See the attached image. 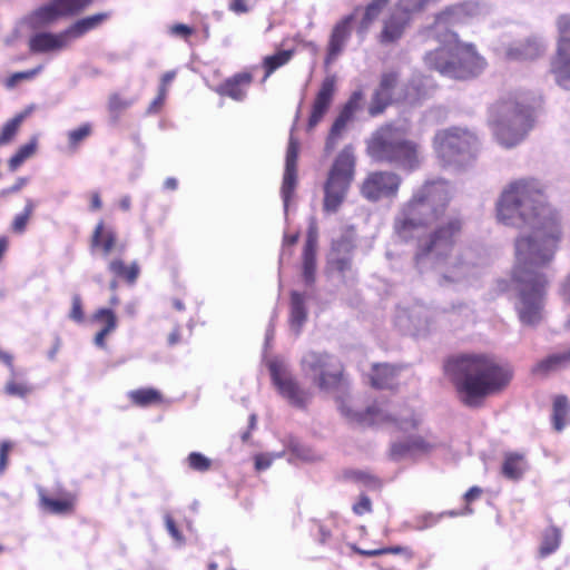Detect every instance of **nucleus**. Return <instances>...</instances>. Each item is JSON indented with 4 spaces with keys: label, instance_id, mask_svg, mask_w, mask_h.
Wrapping results in <instances>:
<instances>
[{
    "label": "nucleus",
    "instance_id": "3",
    "mask_svg": "<svg viewBox=\"0 0 570 570\" xmlns=\"http://www.w3.org/2000/svg\"><path fill=\"white\" fill-rule=\"evenodd\" d=\"M451 200V186L444 179L425 181L402 205L394 218L393 230L402 242L414 240L419 233L445 213Z\"/></svg>",
    "mask_w": 570,
    "mask_h": 570
},
{
    "label": "nucleus",
    "instance_id": "27",
    "mask_svg": "<svg viewBox=\"0 0 570 570\" xmlns=\"http://www.w3.org/2000/svg\"><path fill=\"white\" fill-rule=\"evenodd\" d=\"M315 299L314 292H304L303 294L297 291L292 292L291 298V330L298 335L306 321V304Z\"/></svg>",
    "mask_w": 570,
    "mask_h": 570
},
{
    "label": "nucleus",
    "instance_id": "41",
    "mask_svg": "<svg viewBox=\"0 0 570 570\" xmlns=\"http://www.w3.org/2000/svg\"><path fill=\"white\" fill-rule=\"evenodd\" d=\"M327 272L338 276H345L352 272V256L328 255Z\"/></svg>",
    "mask_w": 570,
    "mask_h": 570
},
{
    "label": "nucleus",
    "instance_id": "25",
    "mask_svg": "<svg viewBox=\"0 0 570 570\" xmlns=\"http://www.w3.org/2000/svg\"><path fill=\"white\" fill-rule=\"evenodd\" d=\"M253 81L254 76L250 71L244 70L236 72L219 83L215 88V92L220 97H228L235 101H243L247 97L248 89Z\"/></svg>",
    "mask_w": 570,
    "mask_h": 570
},
{
    "label": "nucleus",
    "instance_id": "19",
    "mask_svg": "<svg viewBox=\"0 0 570 570\" xmlns=\"http://www.w3.org/2000/svg\"><path fill=\"white\" fill-rule=\"evenodd\" d=\"M91 0H50L33 12L41 24H50L61 18L72 17L85 10Z\"/></svg>",
    "mask_w": 570,
    "mask_h": 570
},
{
    "label": "nucleus",
    "instance_id": "49",
    "mask_svg": "<svg viewBox=\"0 0 570 570\" xmlns=\"http://www.w3.org/2000/svg\"><path fill=\"white\" fill-rule=\"evenodd\" d=\"M42 504L55 514H63L71 510L72 500L71 499H51L47 497L41 498Z\"/></svg>",
    "mask_w": 570,
    "mask_h": 570
},
{
    "label": "nucleus",
    "instance_id": "16",
    "mask_svg": "<svg viewBox=\"0 0 570 570\" xmlns=\"http://www.w3.org/2000/svg\"><path fill=\"white\" fill-rule=\"evenodd\" d=\"M515 309L524 325H535L542 318L544 307L543 287H517Z\"/></svg>",
    "mask_w": 570,
    "mask_h": 570
},
{
    "label": "nucleus",
    "instance_id": "46",
    "mask_svg": "<svg viewBox=\"0 0 570 570\" xmlns=\"http://www.w3.org/2000/svg\"><path fill=\"white\" fill-rule=\"evenodd\" d=\"M297 185V169H284L283 183H282V197L285 206L288 205Z\"/></svg>",
    "mask_w": 570,
    "mask_h": 570
},
{
    "label": "nucleus",
    "instance_id": "9",
    "mask_svg": "<svg viewBox=\"0 0 570 570\" xmlns=\"http://www.w3.org/2000/svg\"><path fill=\"white\" fill-rule=\"evenodd\" d=\"M478 137L461 127H450L436 131L433 148L443 166H462L473 159L478 151Z\"/></svg>",
    "mask_w": 570,
    "mask_h": 570
},
{
    "label": "nucleus",
    "instance_id": "50",
    "mask_svg": "<svg viewBox=\"0 0 570 570\" xmlns=\"http://www.w3.org/2000/svg\"><path fill=\"white\" fill-rule=\"evenodd\" d=\"M42 68H43L42 66H38L36 68H32V69H29L26 71L14 72L6 79L4 85L8 89H12L20 81L33 79L36 76H38L41 72Z\"/></svg>",
    "mask_w": 570,
    "mask_h": 570
},
{
    "label": "nucleus",
    "instance_id": "14",
    "mask_svg": "<svg viewBox=\"0 0 570 570\" xmlns=\"http://www.w3.org/2000/svg\"><path fill=\"white\" fill-rule=\"evenodd\" d=\"M557 27L559 40L550 70L558 85L564 89H570V14L560 16L557 20Z\"/></svg>",
    "mask_w": 570,
    "mask_h": 570
},
{
    "label": "nucleus",
    "instance_id": "44",
    "mask_svg": "<svg viewBox=\"0 0 570 570\" xmlns=\"http://www.w3.org/2000/svg\"><path fill=\"white\" fill-rule=\"evenodd\" d=\"M354 248L353 236L350 233H345L332 242L328 255L352 256Z\"/></svg>",
    "mask_w": 570,
    "mask_h": 570
},
{
    "label": "nucleus",
    "instance_id": "10",
    "mask_svg": "<svg viewBox=\"0 0 570 570\" xmlns=\"http://www.w3.org/2000/svg\"><path fill=\"white\" fill-rule=\"evenodd\" d=\"M355 174V157L351 146L344 147L327 174L324 183L323 209L336 213L344 203Z\"/></svg>",
    "mask_w": 570,
    "mask_h": 570
},
{
    "label": "nucleus",
    "instance_id": "52",
    "mask_svg": "<svg viewBox=\"0 0 570 570\" xmlns=\"http://www.w3.org/2000/svg\"><path fill=\"white\" fill-rule=\"evenodd\" d=\"M187 462L190 469L198 471V472H205L208 471L212 466V461L204 454L199 452H191L187 456Z\"/></svg>",
    "mask_w": 570,
    "mask_h": 570
},
{
    "label": "nucleus",
    "instance_id": "6",
    "mask_svg": "<svg viewBox=\"0 0 570 570\" xmlns=\"http://www.w3.org/2000/svg\"><path fill=\"white\" fill-rule=\"evenodd\" d=\"M560 238V232L549 235L537 229L532 236L517 239V265L513 269V279L517 285H544L547 283L542 268L550 261L547 254Z\"/></svg>",
    "mask_w": 570,
    "mask_h": 570
},
{
    "label": "nucleus",
    "instance_id": "59",
    "mask_svg": "<svg viewBox=\"0 0 570 570\" xmlns=\"http://www.w3.org/2000/svg\"><path fill=\"white\" fill-rule=\"evenodd\" d=\"M354 513L362 515L372 511V502L367 495H361L360 500L353 505Z\"/></svg>",
    "mask_w": 570,
    "mask_h": 570
},
{
    "label": "nucleus",
    "instance_id": "47",
    "mask_svg": "<svg viewBox=\"0 0 570 570\" xmlns=\"http://www.w3.org/2000/svg\"><path fill=\"white\" fill-rule=\"evenodd\" d=\"M33 210H35V204L31 199H28L26 202V206H24L22 213L18 214L13 218L12 224H11V230L16 234H22L26 230L31 216L33 215Z\"/></svg>",
    "mask_w": 570,
    "mask_h": 570
},
{
    "label": "nucleus",
    "instance_id": "18",
    "mask_svg": "<svg viewBox=\"0 0 570 570\" xmlns=\"http://www.w3.org/2000/svg\"><path fill=\"white\" fill-rule=\"evenodd\" d=\"M363 98V92L357 90L343 105L327 134L324 147L325 153L331 154L334 151L348 124L353 121L356 111L360 110Z\"/></svg>",
    "mask_w": 570,
    "mask_h": 570
},
{
    "label": "nucleus",
    "instance_id": "48",
    "mask_svg": "<svg viewBox=\"0 0 570 570\" xmlns=\"http://www.w3.org/2000/svg\"><path fill=\"white\" fill-rule=\"evenodd\" d=\"M561 533L558 529H551L548 531L544 537L542 544L540 547L541 557H547L553 553L560 546Z\"/></svg>",
    "mask_w": 570,
    "mask_h": 570
},
{
    "label": "nucleus",
    "instance_id": "31",
    "mask_svg": "<svg viewBox=\"0 0 570 570\" xmlns=\"http://www.w3.org/2000/svg\"><path fill=\"white\" fill-rule=\"evenodd\" d=\"M397 370L390 364H376L370 375L372 386L376 389H393L396 383Z\"/></svg>",
    "mask_w": 570,
    "mask_h": 570
},
{
    "label": "nucleus",
    "instance_id": "54",
    "mask_svg": "<svg viewBox=\"0 0 570 570\" xmlns=\"http://www.w3.org/2000/svg\"><path fill=\"white\" fill-rule=\"evenodd\" d=\"M285 451L277 453H262L255 458V468L259 471L268 469L275 459L282 458Z\"/></svg>",
    "mask_w": 570,
    "mask_h": 570
},
{
    "label": "nucleus",
    "instance_id": "32",
    "mask_svg": "<svg viewBox=\"0 0 570 570\" xmlns=\"http://www.w3.org/2000/svg\"><path fill=\"white\" fill-rule=\"evenodd\" d=\"M108 268L117 281L128 284L135 283L140 273V267L136 262L126 264L120 258L112 259Z\"/></svg>",
    "mask_w": 570,
    "mask_h": 570
},
{
    "label": "nucleus",
    "instance_id": "64",
    "mask_svg": "<svg viewBox=\"0 0 570 570\" xmlns=\"http://www.w3.org/2000/svg\"><path fill=\"white\" fill-rule=\"evenodd\" d=\"M69 316L71 320H73L78 323L83 321L81 299L78 296H73V298H72V307H71Z\"/></svg>",
    "mask_w": 570,
    "mask_h": 570
},
{
    "label": "nucleus",
    "instance_id": "35",
    "mask_svg": "<svg viewBox=\"0 0 570 570\" xmlns=\"http://www.w3.org/2000/svg\"><path fill=\"white\" fill-rule=\"evenodd\" d=\"M92 321H108V326L102 328L95 336V344L98 347H105V338L107 335L112 333L117 327V318L115 313L109 308H99L92 315Z\"/></svg>",
    "mask_w": 570,
    "mask_h": 570
},
{
    "label": "nucleus",
    "instance_id": "34",
    "mask_svg": "<svg viewBox=\"0 0 570 570\" xmlns=\"http://www.w3.org/2000/svg\"><path fill=\"white\" fill-rule=\"evenodd\" d=\"M294 56V50H279L274 55L266 56L262 60L264 70L263 81H266L277 69L287 65Z\"/></svg>",
    "mask_w": 570,
    "mask_h": 570
},
{
    "label": "nucleus",
    "instance_id": "15",
    "mask_svg": "<svg viewBox=\"0 0 570 570\" xmlns=\"http://www.w3.org/2000/svg\"><path fill=\"white\" fill-rule=\"evenodd\" d=\"M401 183V177L393 171H372L362 181L360 191L365 199L377 202L382 198L395 197Z\"/></svg>",
    "mask_w": 570,
    "mask_h": 570
},
{
    "label": "nucleus",
    "instance_id": "45",
    "mask_svg": "<svg viewBox=\"0 0 570 570\" xmlns=\"http://www.w3.org/2000/svg\"><path fill=\"white\" fill-rule=\"evenodd\" d=\"M131 402L139 406H147L160 400V394L154 389H139L128 393Z\"/></svg>",
    "mask_w": 570,
    "mask_h": 570
},
{
    "label": "nucleus",
    "instance_id": "53",
    "mask_svg": "<svg viewBox=\"0 0 570 570\" xmlns=\"http://www.w3.org/2000/svg\"><path fill=\"white\" fill-rule=\"evenodd\" d=\"M4 391L8 395L23 399L31 393V387L26 383H18L13 380H9L4 386Z\"/></svg>",
    "mask_w": 570,
    "mask_h": 570
},
{
    "label": "nucleus",
    "instance_id": "61",
    "mask_svg": "<svg viewBox=\"0 0 570 570\" xmlns=\"http://www.w3.org/2000/svg\"><path fill=\"white\" fill-rule=\"evenodd\" d=\"M194 31L191 27L184 23H176L170 27V33L183 39H188Z\"/></svg>",
    "mask_w": 570,
    "mask_h": 570
},
{
    "label": "nucleus",
    "instance_id": "63",
    "mask_svg": "<svg viewBox=\"0 0 570 570\" xmlns=\"http://www.w3.org/2000/svg\"><path fill=\"white\" fill-rule=\"evenodd\" d=\"M228 9L236 14H244L249 12L250 6L247 0H230L228 3Z\"/></svg>",
    "mask_w": 570,
    "mask_h": 570
},
{
    "label": "nucleus",
    "instance_id": "12",
    "mask_svg": "<svg viewBox=\"0 0 570 570\" xmlns=\"http://www.w3.org/2000/svg\"><path fill=\"white\" fill-rule=\"evenodd\" d=\"M463 228L460 217H451L435 227L428 240L421 243L415 254V264L422 271L431 258L446 257L454 247Z\"/></svg>",
    "mask_w": 570,
    "mask_h": 570
},
{
    "label": "nucleus",
    "instance_id": "7",
    "mask_svg": "<svg viewBox=\"0 0 570 570\" xmlns=\"http://www.w3.org/2000/svg\"><path fill=\"white\" fill-rule=\"evenodd\" d=\"M542 199V190L533 181L512 183L500 197L498 218L507 225H515L517 219L528 222L539 215Z\"/></svg>",
    "mask_w": 570,
    "mask_h": 570
},
{
    "label": "nucleus",
    "instance_id": "56",
    "mask_svg": "<svg viewBox=\"0 0 570 570\" xmlns=\"http://www.w3.org/2000/svg\"><path fill=\"white\" fill-rule=\"evenodd\" d=\"M443 514H434V513H425L423 514L422 517L419 518L417 520V524L415 525V528L417 530H424V529H428V528H431L433 527L434 524H436L440 519L442 518Z\"/></svg>",
    "mask_w": 570,
    "mask_h": 570
},
{
    "label": "nucleus",
    "instance_id": "38",
    "mask_svg": "<svg viewBox=\"0 0 570 570\" xmlns=\"http://www.w3.org/2000/svg\"><path fill=\"white\" fill-rule=\"evenodd\" d=\"M570 403L564 395H558L553 402L552 421L557 431H562L568 423Z\"/></svg>",
    "mask_w": 570,
    "mask_h": 570
},
{
    "label": "nucleus",
    "instance_id": "60",
    "mask_svg": "<svg viewBox=\"0 0 570 570\" xmlns=\"http://www.w3.org/2000/svg\"><path fill=\"white\" fill-rule=\"evenodd\" d=\"M12 448L10 441H2L0 443V474H2L8 465V455Z\"/></svg>",
    "mask_w": 570,
    "mask_h": 570
},
{
    "label": "nucleus",
    "instance_id": "58",
    "mask_svg": "<svg viewBox=\"0 0 570 570\" xmlns=\"http://www.w3.org/2000/svg\"><path fill=\"white\" fill-rule=\"evenodd\" d=\"M166 97H167V89L159 88L156 98L150 102V105L148 107V112L157 114L158 111H160V109L163 108V106L165 104Z\"/></svg>",
    "mask_w": 570,
    "mask_h": 570
},
{
    "label": "nucleus",
    "instance_id": "4",
    "mask_svg": "<svg viewBox=\"0 0 570 570\" xmlns=\"http://www.w3.org/2000/svg\"><path fill=\"white\" fill-rule=\"evenodd\" d=\"M488 124L494 139L504 148L522 142L534 125V98L529 92L514 91L488 108Z\"/></svg>",
    "mask_w": 570,
    "mask_h": 570
},
{
    "label": "nucleus",
    "instance_id": "13",
    "mask_svg": "<svg viewBox=\"0 0 570 570\" xmlns=\"http://www.w3.org/2000/svg\"><path fill=\"white\" fill-rule=\"evenodd\" d=\"M267 366L278 393L289 404L296 407H305L312 394L301 386L297 379L289 372L288 364L281 357H274L267 362Z\"/></svg>",
    "mask_w": 570,
    "mask_h": 570
},
{
    "label": "nucleus",
    "instance_id": "36",
    "mask_svg": "<svg viewBox=\"0 0 570 570\" xmlns=\"http://www.w3.org/2000/svg\"><path fill=\"white\" fill-rule=\"evenodd\" d=\"M527 469L525 461L521 454L507 453L502 465V473L505 478L518 480Z\"/></svg>",
    "mask_w": 570,
    "mask_h": 570
},
{
    "label": "nucleus",
    "instance_id": "37",
    "mask_svg": "<svg viewBox=\"0 0 570 570\" xmlns=\"http://www.w3.org/2000/svg\"><path fill=\"white\" fill-rule=\"evenodd\" d=\"M38 148V138L33 136L28 142L20 146L18 150L10 157L8 161L11 171L17 170L27 159L32 157Z\"/></svg>",
    "mask_w": 570,
    "mask_h": 570
},
{
    "label": "nucleus",
    "instance_id": "39",
    "mask_svg": "<svg viewBox=\"0 0 570 570\" xmlns=\"http://www.w3.org/2000/svg\"><path fill=\"white\" fill-rule=\"evenodd\" d=\"M390 0H372L365 7L364 14L360 22V30L366 31L374 20L379 18L383 9L387 6Z\"/></svg>",
    "mask_w": 570,
    "mask_h": 570
},
{
    "label": "nucleus",
    "instance_id": "23",
    "mask_svg": "<svg viewBox=\"0 0 570 570\" xmlns=\"http://www.w3.org/2000/svg\"><path fill=\"white\" fill-rule=\"evenodd\" d=\"M410 10L395 8L382 23V30L377 35V41L387 46L397 42L404 35L410 24Z\"/></svg>",
    "mask_w": 570,
    "mask_h": 570
},
{
    "label": "nucleus",
    "instance_id": "33",
    "mask_svg": "<svg viewBox=\"0 0 570 570\" xmlns=\"http://www.w3.org/2000/svg\"><path fill=\"white\" fill-rule=\"evenodd\" d=\"M109 18V13L100 12L92 16L82 18L72 23L68 29L67 33L70 38H80L85 33L98 28Z\"/></svg>",
    "mask_w": 570,
    "mask_h": 570
},
{
    "label": "nucleus",
    "instance_id": "11",
    "mask_svg": "<svg viewBox=\"0 0 570 570\" xmlns=\"http://www.w3.org/2000/svg\"><path fill=\"white\" fill-rule=\"evenodd\" d=\"M301 368L303 374L323 392H340L345 386L341 363L326 352H306L301 360Z\"/></svg>",
    "mask_w": 570,
    "mask_h": 570
},
{
    "label": "nucleus",
    "instance_id": "40",
    "mask_svg": "<svg viewBox=\"0 0 570 570\" xmlns=\"http://www.w3.org/2000/svg\"><path fill=\"white\" fill-rule=\"evenodd\" d=\"M94 129L90 122L81 124L79 127L69 130L67 134L68 147L70 150H78L79 146L91 136Z\"/></svg>",
    "mask_w": 570,
    "mask_h": 570
},
{
    "label": "nucleus",
    "instance_id": "26",
    "mask_svg": "<svg viewBox=\"0 0 570 570\" xmlns=\"http://www.w3.org/2000/svg\"><path fill=\"white\" fill-rule=\"evenodd\" d=\"M67 30L60 33L39 32L29 40V49L33 53L60 50L68 45Z\"/></svg>",
    "mask_w": 570,
    "mask_h": 570
},
{
    "label": "nucleus",
    "instance_id": "20",
    "mask_svg": "<svg viewBox=\"0 0 570 570\" xmlns=\"http://www.w3.org/2000/svg\"><path fill=\"white\" fill-rule=\"evenodd\" d=\"M336 94L335 76H326L316 91L311 104V110L307 119V129H314L331 109Z\"/></svg>",
    "mask_w": 570,
    "mask_h": 570
},
{
    "label": "nucleus",
    "instance_id": "43",
    "mask_svg": "<svg viewBox=\"0 0 570 570\" xmlns=\"http://www.w3.org/2000/svg\"><path fill=\"white\" fill-rule=\"evenodd\" d=\"M286 451L288 452L287 460L292 464H296L297 461H312L314 459L311 450L294 439L288 441Z\"/></svg>",
    "mask_w": 570,
    "mask_h": 570
},
{
    "label": "nucleus",
    "instance_id": "62",
    "mask_svg": "<svg viewBox=\"0 0 570 570\" xmlns=\"http://www.w3.org/2000/svg\"><path fill=\"white\" fill-rule=\"evenodd\" d=\"M355 476L358 481H361L363 484H365L370 489H377L381 485L380 481L375 476H373L368 473L358 471V472H355Z\"/></svg>",
    "mask_w": 570,
    "mask_h": 570
},
{
    "label": "nucleus",
    "instance_id": "29",
    "mask_svg": "<svg viewBox=\"0 0 570 570\" xmlns=\"http://www.w3.org/2000/svg\"><path fill=\"white\" fill-rule=\"evenodd\" d=\"M117 234L112 228L106 227L105 223L100 220L91 235V248H98L104 255H109L116 247Z\"/></svg>",
    "mask_w": 570,
    "mask_h": 570
},
{
    "label": "nucleus",
    "instance_id": "21",
    "mask_svg": "<svg viewBox=\"0 0 570 570\" xmlns=\"http://www.w3.org/2000/svg\"><path fill=\"white\" fill-rule=\"evenodd\" d=\"M354 21L355 14L350 13L334 23L326 45L325 65L333 63L343 53L352 37Z\"/></svg>",
    "mask_w": 570,
    "mask_h": 570
},
{
    "label": "nucleus",
    "instance_id": "5",
    "mask_svg": "<svg viewBox=\"0 0 570 570\" xmlns=\"http://www.w3.org/2000/svg\"><path fill=\"white\" fill-rule=\"evenodd\" d=\"M366 151L380 163H387L407 171L420 168L423 156L419 142L405 137V130L385 124L379 127L367 140Z\"/></svg>",
    "mask_w": 570,
    "mask_h": 570
},
{
    "label": "nucleus",
    "instance_id": "8",
    "mask_svg": "<svg viewBox=\"0 0 570 570\" xmlns=\"http://www.w3.org/2000/svg\"><path fill=\"white\" fill-rule=\"evenodd\" d=\"M341 413L353 422L363 425L393 424L403 432L417 429L421 417L412 409L404 407L399 411L390 409L389 405L375 403L364 412L355 411L350 405V400L336 396Z\"/></svg>",
    "mask_w": 570,
    "mask_h": 570
},
{
    "label": "nucleus",
    "instance_id": "1",
    "mask_svg": "<svg viewBox=\"0 0 570 570\" xmlns=\"http://www.w3.org/2000/svg\"><path fill=\"white\" fill-rule=\"evenodd\" d=\"M478 11V3L465 1L449 6L435 16L433 23L424 31L426 41L439 43L423 57L428 69L456 80L474 78L484 70L487 62L478 53L475 46L462 41L453 30Z\"/></svg>",
    "mask_w": 570,
    "mask_h": 570
},
{
    "label": "nucleus",
    "instance_id": "28",
    "mask_svg": "<svg viewBox=\"0 0 570 570\" xmlns=\"http://www.w3.org/2000/svg\"><path fill=\"white\" fill-rule=\"evenodd\" d=\"M317 239L313 235H308L302 252V276L303 281L312 284L316 278L317 262H316Z\"/></svg>",
    "mask_w": 570,
    "mask_h": 570
},
{
    "label": "nucleus",
    "instance_id": "55",
    "mask_svg": "<svg viewBox=\"0 0 570 570\" xmlns=\"http://www.w3.org/2000/svg\"><path fill=\"white\" fill-rule=\"evenodd\" d=\"M129 105V101L125 100L119 94H112L108 100V109L110 112L122 111Z\"/></svg>",
    "mask_w": 570,
    "mask_h": 570
},
{
    "label": "nucleus",
    "instance_id": "17",
    "mask_svg": "<svg viewBox=\"0 0 570 570\" xmlns=\"http://www.w3.org/2000/svg\"><path fill=\"white\" fill-rule=\"evenodd\" d=\"M432 316L429 307L415 304L411 308H397L394 323L403 333L419 336L430 332Z\"/></svg>",
    "mask_w": 570,
    "mask_h": 570
},
{
    "label": "nucleus",
    "instance_id": "51",
    "mask_svg": "<svg viewBox=\"0 0 570 570\" xmlns=\"http://www.w3.org/2000/svg\"><path fill=\"white\" fill-rule=\"evenodd\" d=\"M298 151L299 142L294 136H291L286 149L285 168L297 169Z\"/></svg>",
    "mask_w": 570,
    "mask_h": 570
},
{
    "label": "nucleus",
    "instance_id": "22",
    "mask_svg": "<svg viewBox=\"0 0 570 570\" xmlns=\"http://www.w3.org/2000/svg\"><path fill=\"white\" fill-rule=\"evenodd\" d=\"M438 446L434 436L409 435L392 443L390 454L394 460L416 459Z\"/></svg>",
    "mask_w": 570,
    "mask_h": 570
},
{
    "label": "nucleus",
    "instance_id": "24",
    "mask_svg": "<svg viewBox=\"0 0 570 570\" xmlns=\"http://www.w3.org/2000/svg\"><path fill=\"white\" fill-rule=\"evenodd\" d=\"M399 82V73L395 71L384 72L381 76L379 87L375 89L372 101L368 106L371 117H376L393 104V92Z\"/></svg>",
    "mask_w": 570,
    "mask_h": 570
},
{
    "label": "nucleus",
    "instance_id": "42",
    "mask_svg": "<svg viewBox=\"0 0 570 570\" xmlns=\"http://www.w3.org/2000/svg\"><path fill=\"white\" fill-rule=\"evenodd\" d=\"M24 117L26 114H18L2 126L0 131V146L7 145L14 139Z\"/></svg>",
    "mask_w": 570,
    "mask_h": 570
},
{
    "label": "nucleus",
    "instance_id": "2",
    "mask_svg": "<svg viewBox=\"0 0 570 570\" xmlns=\"http://www.w3.org/2000/svg\"><path fill=\"white\" fill-rule=\"evenodd\" d=\"M444 371L460 401L470 407L480 406L487 397L503 391L512 380V371L508 365L479 353L450 357L444 364Z\"/></svg>",
    "mask_w": 570,
    "mask_h": 570
},
{
    "label": "nucleus",
    "instance_id": "30",
    "mask_svg": "<svg viewBox=\"0 0 570 570\" xmlns=\"http://www.w3.org/2000/svg\"><path fill=\"white\" fill-rule=\"evenodd\" d=\"M570 366V346L563 351H559L548 355L541 360L534 367L535 374H548Z\"/></svg>",
    "mask_w": 570,
    "mask_h": 570
},
{
    "label": "nucleus",
    "instance_id": "57",
    "mask_svg": "<svg viewBox=\"0 0 570 570\" xmlns=\"http://www.w3.org/2000/svg\"><path fill=\"white\" fill-rule=\"evenodd\" d=\"M165 525L168 533L176 542H178L179 544H183L185 542V539L180 531L178 530V528L176 527L174 519L168 513L165 515Z\"/></svg>",
    "mask_w": 570,
    "mask_h": 570
}]
</instances>
